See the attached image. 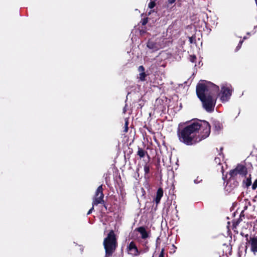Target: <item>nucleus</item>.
I'll list each match as a JSON object with an SVG mask.
<instances>
[{
  "label": "nucleus",
  "mask_w": 257,
  "mask_h": 257,
  "mask_svg": "<svg viewBox=\"0 0 257 257\" xmlns=\"http://www.w3.org/2000/svg\"><path fill=\"white\" fill-rule=\"evenodd\" d=\"M212 125L214 130L216 131H219L222 128V124L218 120H213Z\"/></svg>",
  "instance_id": "obj_12"
},
{
  "label": "nucleus",
  "mask_w": 257,
  "mask_h": 257,
  "mask_svg": "<svg viewBox=\"0 0 257 257\" xmlns=\"http://www.w3.org/2000/svg\"><path fill=\"white\" fill-rule=\"evenodd\" d=\"M143 25H145V22H144V23H143Z\"/></svg>",
  "instance_id": "obj_33"
},
{
  "label": "nucleus",
  "mask_w": 257,
  "mask_h": 257,
  "mask_svg": "<svg viewBox=\"0 0 257 257\" xmlns=\"http://www.w3.org/2000/svg\"><path fill=\"white\" fill-rule=\"evenodd\" d=\"M220 169H221V172H223V167H222V166H221V167H220Z\"/></svg>",
  "instance_id": "obj_29"
},
{
  "label": "nucleus",
  "mask_w": 257,
  "mask_h": 257,
  "mask_svg": "<svg viewBox=\"0 0 257 257\" xmlns=\"http://www.w3.org/2000/svg\"><path fill=\"white\" fill-rule=\"evenodd\" d=\"M163 195V190L162 188H159L157 192L156 197L154 199V201L156 204H158L160 202L161 198Z\"/></svg>",
  "instance_id": "obj_11"
},
{
  "label": "nucleus",
  "mask_w": 257,
  "mask_h": 257,
  "mask_svg": "<svg viewBox=\"0 0 257 257\" xmlns=\"http://www.w3.org/2000/svg\"><path fill=\"white\" fill-rule=\"evenodd\" d=\"M102 185H100L96 189L93 199L92 205H97L104 203Z\"/></svg>",
  "instance_id": "obj_6"
},
{
  "label": "nucleus",
  "mask_w": 257,
  "mask_h": 257,
  "mask_svg": "<svg viewBox=\"0 0 257 257\" xmlns=\"http://www.w3.org/2000/svg\"><path fill=\"white\" fill-rule=\"evenodd\" d=\"M192 38H190V41L191 43H192Z\"/></svg>",
  "instance_id": "obj_30"
},
{
  "label": "nucleus",
  "mask_w": 257,
  "mask_h": 257,
  "mask_svg": "<svg viewBox=\"0 0 257 257\" xmlns=\"http://www.w3.org/2000/svg\"><path fill=\"white\" fill-rule=\"evenodd\" d=\"M243 43V40H241L239 41L237 46L236 47V49H235V51H237L238 50H239V49L241 48V45H242V44Z\"/></svg>",
  "instance_id": "obj_21"
},
{
  "label": "nucleus",
  "mask_w": 257,
  "mask_h": 257,
  "mask_svg": "<svg viewBox=\"0 0 257 257\" xmlns=\"http://www.w3.org/2000/svg\"><path fill=\"white\" fill-rule=\"evenodd\" d=\"M235 169L239 175L244 176H245L247 174V169L243 165H239L236 167Z\"/></svg>",
  "instance_id": "obj_10"
},
{
  "label": "nucleus",
  "mask_w": 257,
  "mask_h": 257,
  "mask_svg": "<svg viewBox=\"0 0 257 257\" xmlns=\"http://www.w3.org/2000/svg\"><path fill=\"white\" fill-rule=\"evenodd\" d=\"M177 0H167L166 2L168 7L175 4Z\"/></svg>",
  "instance_id": "obj_19"
},
{
  "label": "nucleus",
  "mask_w": 257,
  "mask_h": 257,
  "mask_svg": "<svg viewBox=\"0 0 257 257\" xmlns=\"http://www.w3.org/2000/svg\"><path fill=\"white\" fill-rule=\"evenodd\" d=\"M147 47L149 49L154 52L162 48L163 47V45L161 43L160 40H156V41L150 40L147 43Z\"/></svg>",
  "instance_id": "obj_7"
},
{
  "label": "nucleus",
  "mask_w": 257,
  "mask_h": 257,
  "mask_svg": "<svg viewBox=\"0 0 257 257\" xmlns=\"http://www.w3.org/2000/svg\"><path fill=\"white\" fill-rule=\"evenodd\" d=\"M156 1L155 0H151L149 4L148 7L150 9L154 8L156 6Z\"/></svg>",
  "instance_id": "obj_18"
},
{
  "label": "nucleus",
  "mask_w": 257,
  "mask_h": 257,
  "mask_svg": "<svg viewBox=\"0 0 257 257\" xmlns=\"http://www.w3.org/2000/svg\"><path fill=\"white\" fill-rule=\"evenodd\" d=\"M202 181V179H200L199 177H197L196 179L194 180V182L195 184H198Z\"/></svg>",
  "instance_id": "obj_26"
},
{
  "label": "nucleus",
  "mask_w": 257,
  "mask_h": 257,
  "mask_svg": "<svg viewBox=\"0 0 257 257\" xmlns=\"http://www.w3.org/2000/svg\"><path fill=\"white\" fill-rule=\"evenodd\" d=\"M150 167L148 164H146L144 167V170L145 172L144 177L146 179H148L149 176L148 174L150 172Z\"/></svg>",
  "instance_id": "obj_14"
},
{
  "label": "nucleus",
  "mask_w": 257,
  "mask_h": 257,
  "mask_svg": "<svg viewBox=\"0 0 257 257\" xmlns=\"http://www.w3.org/2000/svg\"><path fill=\"white\" fill-rule=\"evenodd\" d=\"M257 188V179L255 180L254 183H253L252 185V189L253 190H255Z\"/></svg>",
  "instance_id": "obj_25"
},
{
  "label": "nucleus",
  "mask_w": 257,
  "mask_h": 257,
  "mask_svg": "<svg viewBox=\"0 0 257 257\" xmlns=\"http://www.w3.org/2000/svg\"><path fill=\"white\" fill-rule=\"evenodd\" d=\"M146 77V74L145 72L140 73L139 78L141 81H145Z\"/></svg>",
  "instance_id": "obj_17"
},
{
  "label": "nucleus",
  "mask_w": 257,
  "mask_h": 257,
  "mask_svg": "<svg viewBox=\"0 0 257 257\" xmlns=\"http://www.w3.org/2000/svg\"><path fill=\"white\" fill-rule=\"evenodd\" d=\"M128 120L125 119V128H124V132H127L128 131Z\"/></svg>",
  "instance_id": "obj_22"
},
{
  "label": "nucleus",
  "mask_w": 257,
  "mask_h": 257,
  "mask_svg": "<svg viewBox=\"0 0 257 257\" xmlns=\"http://www.w3.org/2000/svg\"><path fill=\"white\" fill-rule=\"evenodd\" d=\"M210 126L205 120H196L183 128H179L177 135L179 141L187 145H193L208 137Z\"/></svg>",
  "instance_id": "obj_1"
},
{
  "label": "nucleus",
  "mask_w": 257,
  "mask_h": 257,
  "mask_svg": "<svg viewBox=\"0 0 257 257\" xmlns=\"http://www.w3.org/2000/svg\"><path fill=\"white\" fill-rule=\"evenodd\" d=\"M164 248L161 249V252L159 255V257H164Z\"/></svg>",
  "instance_id": "obj_27"
},
{
  "label": "nucleus",
  "mask_w": 257,
  "mask_h": 257,
  "mask_svg": "<svg viewBox=\"0 0 257 257\" xmlns=\"http://www.w3.org/2000/svg\"><path fill=\"white\" fill-rule=\"evenodd\" d=\"M94 205H92V207H91V208L88 211V212H87V215H89L90 214V213H91L92 210L94 209V207H93Z\"/></svg>",
  "instance_id": "obj_28"
},
{
  "label": "nucleus",
  "mask_w": 257,
  "mask_h": 257,
  "mask_svg": "<svg viewBox=\"0 0 257 257\" xmlns=\"http://www.w3.org/2000/svg\"><path fill=\"white\" fill-rule=\"evenodd\" d=\"M247 245L250 246V250L255 254L257 252V236L250 237Z\"/></svg>",
  "instance_id": "obj_8"
},
{
  "label": "nucleus",
  "mask_w": 257,
  "mask_h": 257,
  "mask_svg": "<svg viewBox=\"0 0 257 257\" xmlns=\"http://www.w3.org/2000/svg\"><path fill=\"white\" fill-rule=\"evenodd\" d=\"M232 89L230 84H223L221 86L220 99L222 102L227 101L231 95Z\"/></svg>",
  "instance_id": "obj_5"
},
{
  "label": "nucleus",
  "mask_w": 257,
  "mask_h": 257,
  "mask_svg": "<svg viewBox=\"0 0 257 257\" xmlns=\"http://www.w3.org/2000/svg\"><path fill=\"white\" fill-rule=\"evenodd\" d=\"M245 183H246V186H249V185H250V184L251 183V179L249 178H247L245 181Z\"/></svg>",
  "instance_id": "obj_23"
},
{
  "label": "nucleus",
  "mask_w": 257,
  "mask_h": 257,
  "mask_svg": "<svg viewBox=\"0 0 257 257\" xmlns=\"http://www.w3.org/2000/svg\"><path fill=\"white\" fill-rule=\"evenodd\" d=\"M103 245L105 250V257H110L114 252L117 241L114 231L111 230L104 239Z\"/></svg>",
  "instance_id": "obj_3"
},
{
  "label": "nucleus",
  "mask_w": 257,
  "mask_h": 257,
  "mask_svg": "<svg viewBox=\"0 0 257 257\" xmlns=\"http://www.w3.org/2000/svg\"><path fill=\"white\" fill-rule=\"evenodd\" d=\"M238 175V173L236 169L230 171L229 175L230 176V177L228 179L227 184L225 187V189L227 191L230 192L234 188L236 187L238 185V183L234 180V177L237 176Z\"/></svg>",
  "instance_id": "obj_4"
},
{
  "label": "nucleus",
  "mask_w": 257,
  "mask_h": 257,
  "mask_svg": "<svg viewBox=\"0 0 257 257\" xmlns=\"http://www.w3.org/2000/svg\"><path fill=\"white\" fill-rule=\"evenodd\" d=\"M219 87L211 82L207 84L199 83L196 86V93L207 112L214 110L216 103V96L219 92Z\"/></svg>",
  "instance_id": "obj_2"
},
{
  "label": "nucleus",
  "mask_w": 257,
  "mask_h": 257,
  "mask_svg": "<svg viewBox=\"0 0 257 257\" xmlns=\"http://www.w3.org/2000/svg\"><path fill=\"white\" fill-rule=\"evenodd\" d=\"M246 39V37H243V40H242L243 41V40H245V39Z\"/></svg>",
  "instance_id": "obj_32"
},
{
  "label": "nucleus",
  "mask_w": 257,
  "mask_h": 257,
  "mask_svg": "<svg viewBox=\"0 0 257 257\" xmlns=\"http://www.w3.org/2000/svg\"><path fill=\"white\" fill-rule=\"evenodd\" d=\"M125 111H126V109L124 108V109H123V112H124V113H125Z\"/></svg>",
  "instance_id": "obj_31"
},
{
  "label": "nucleus",
  "mask_w": 257,
  "mask_h": 257,
  "mask_svg": "<svg viewBox=\"0 0 257 257\" xmlns=\"http://www.w3.org/2000/svg\"><path fill=\"white\" fill-rule=\"evenodd\" d=\"M196 59V57L195 55H191L189 57V60L192 63H194L195 62V60Z\"/></svg>",
  "instance_id": "obj_20"
},
{
  "label": "nucleus",
  "mask_w": 257,
  "mask_h": 257,
  "mask_svg": "<svg viewBox=\"0 0 257 257\" xmlns=\"http://www.w3.org/2000/svg\"><path fill=\"white\" fill-rule=\"evenodd\" d=\"M138 70L140 73L145 72V68L143 66H140Z\"/></svg>",
  "instance_id": "obj_24"
},
{
  "label": "nucleus",
  "mask_w": 257,
  "mask_h": 257,
  "mask_svg": "<svg viewBox=\"0 0 257 257\" xmlns=\"http://www.w3.org/2000/svg\"><path fill=\"white\" fill-rule=\"evenodd\" d=\"M146 154H147V152H146L142 148H139L137 154L140 156L141 158L144 157Z\"/></svg>",
  "instance_id": "obj_15"
},
{
  "label": "nucleus",
  "mask_w": 257,
  "mask_h": 257,
  "mask_svg": "<svg viewBox=\"0 0 257 257\" xmlns=\"http://www.w3.org/2000/svg\"><path fill=\"white\" fill-rule=\"evenodd\" d=\"M219 155L220 156V157H221V154H219ZM214 162H215L216 164H217L218 166H220L221 165V157H215V159H214Z\"/></svg>",
  "instance_id": "obj_16"
},
{
  "label": "nucleus",
  "mask_w": 257,
  "mask_h": 257,
  "mask_svg": "<svg viewBox=\"0 0 257 257\" xmlns=\"http://www.w3.org/2000/svg\"><path fill=\"white\" fill-rule=\"evenodd\" d=\"M127 250L128 253L133 255L136 256L140 254V252L139 251L137 247L133 241L131 242L128 245Z\"/></svg>",
  "instance_id": "obj_9"
},
{
  "label": "nucleus",
  "mask_w": 257,
  "mask_h": 257,
  "mask_svg": "<svg viewBox=\"0 0 257 257\" xmlns=\"http://www.w3.org/2000/svg\"><path fill=\"white\" fill-rule=\"evenodd\" d=\"M138 231L141 234V237L143 239H146L148 237V233L145 229V228L143 227H140L138 228Z\"/></svg>",
  "instance_id": "obj_13"
}]
</instances>
